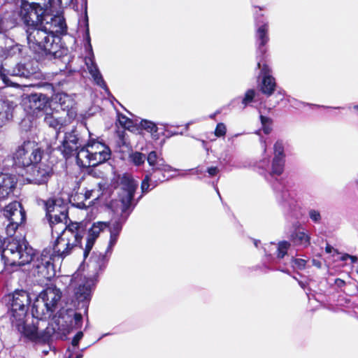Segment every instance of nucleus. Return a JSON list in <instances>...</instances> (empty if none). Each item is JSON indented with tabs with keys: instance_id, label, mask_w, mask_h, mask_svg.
<instances>
[{
	"instance_id": "15",
	"label": "nucleus",
	"mask_w": 358,
	"mask_h": 358,
	"mask_svg": "<svg viewBox=\"0 0 358 358\" xmlns=\"http://www.w3.org/2000/svg\"><path fill=\"white\" fill-rule=\"evenodd\" d=\"M24 104L30 113L38 116L39 113L45 112L50 107L49 92L31 93L27 96Z\"/></svg>"
},
{
	"instance_id": "64",
	"label": "nucleus",
	"mask_w": 358,
	"mask_h": 358,
	"mask_svg": "<svg viewBox=\"0 0 358 358\" xmlns=\"http://www.w3.org/2000/svg\"><path fill=\"white\" fill-rule=\"evenodd\" d=\"M357 183H358V180H357Z\"/></svg>"
},
{
	"instance_id": "9",
	"label": "nucleus",
	"mask_w": 358,
	"mask_h": 358,
	"mask_svg": "<svg viewBox=\"0 0 358 358\" xmlns=\"http://www.w3.org/2000/svg\"><path fill=\"white\" fill-rule=\"evenodd\" d=\"M3 215L9 221L6 227V234L12 238L18 228L24 227L26 210L20 201H13L3 208Z\"/></svg>"
},
{
	"instance_id": "54",
	"label": "nucleus",
	"mask_w": 358,
	"mask_h": 358,
	"mask_svg": "<svg viewBox=\"0 0 358 358\" xmlns=\"http://www.w3.org/2000/svg\"><path fill=\"white\" fill-rule=\"evenodd\" d=\"M332 250H334V248L330 245L329 244H327L326 247H325V251L327 253H331L332 252ZM335 251L337 252L336 250H335Z\"/></svg>"
},
{
	"instance_id": "35",
	"label": "nucleus",
	"mask_w": 358,
	"mask_h": 358,
	"mask_svg": "<svg viewBox=\"0 0 358 358\" xmlns=\"http://www.w3.org/2000/svg\"><path fill=\"white\" fill-rule=\"evenodd\" d=\"M259 118L262 123L263 132L265 134H269L272 131V119L262 115H260Z\"/></svg>"
},
{
	"instance_id": "30",
	"label": "nucleus",
	"mask_w": 358,
	"mask_h": 358,
	"mask_svg": "<svg viewBox=\"0 0 358 358\" xmlns=\"http://www.w3.org/2000/svg\"><path fill=\"white\" fill-rule=\"evenodd\" d=\"M129 160L136 166H140L144 164L145 160H147V157L145 154L135 151L131 152L129 156Z\"/></svg>"
},
{
	"instance_id": "31",
	"label": "nucleus",
	"mask_w": 358,
	"mask_h": 358,
	"mask_svg": "<svg viewBox=\"0 0 358 358\" xmlns=\"http://www.w3.org/2000/svg\"><path fill=\"white\" fill-rule=\"evenodd\" d=\"M89 71L90 73V74L92 75V76L93 77L95 83L98 85H99L100 87H101L103 88L107 87L106 82L104 81L99 70L98 69V68L96 66H94L93 67H90Z\"/></svg>"
},
{
	"instance_id": "26",
	"label": "nucleus",
	"mask_w": 358,
	"mask_h": 358,
	"mask_svg": "<svg viewBox=\"0 0 358 358\" xmlns=\"http://www.w3.org/2000/svg\"><path fill=\"white\" fill-rule=\"evenodd\" d=\"M70 202L73 206L79 209H87L94 203L93 201H90L87 204L85 199L83 198V192H78L71 196Z\"/></svg>"
},
{
	"instance_id": "45",
	"label": "nucleus",
	"mask_w": 358,
	"mask_h": 358,
	"mask_svg": "<svg viewBox=\"0 0 358 358\" xmlns=\"http://www.w3.org/2000/svg\"><path fill=\"white\" fill-rule=\"evenodd\" d=\"M75 327L76 328H80L83 323V315L80 313H75L73 315Z\"/></svg>"
},
{
	"instance_id": "55",
	"label": "nucleus",
	"mask_w": 358,
	"mask_h": 358,
	"mask_svg": "<svg viewBox=\"0 0 358 358\" xmlns=\"http://www.w3.org/2000/svg\"><path fill=\"white\" fill-rule=\"evenodd\" d=\"M4 241L2 239V238L0 236V255L3 252V250H4L5 248H3Z\"/></svg>"
},
{
	"instance_id": "24",
	"label": "nucleus",
	"mask_w": 358,
	"mask_h": 358,
	"mask_svg": "<svg viewBox=\"0 0 358 358\" xmlns=\"http://www.w3.org/2000/svg\"><path fill=\"white\" fill-rule=\"evenodd\" d=\"M45 87L49 92V97L50 98V102L55 100L56 102L59 103L62 109H65L68 108V106H66V99H69V96L66 94L64 93H55V87L51 83H46L45 85Z\"/></svg>"
},
{
	"instance_id": "14",
	"label": "nucleus",
	"mask_w": 358,
	"mask_h": 358,
	"mask_svg": "<svg viewBox=\"0 0 358 358\" xmlns=\"http://www.w3.org/2000/svg\"><path fill=\"white\" fill-rule=\"evenodd\" d=\"M64 224V228L57 234L65 237H71V245L82 248V240L86 231L85 224L83 222H73L70 219Z\"/></svg>"
},
{
	"instance_id": "29",
	"label": "nucleus",
	"mask_w": 358,
	"mask_h": 358,
	"mask_svg": "<svg viewBox=\"0 0 358 358\" xmlns=\"http://www.w3.org/2000/svg\"><path fill=\"white\" fill-rule=\"evenodd\" d=\"M285 158L273 157L271 164V175L280 176L284 171Z\"/></svg>"
},
{
	"instance_id": "17",
	"label": "nucleus",
	"mask_w": 358,
	"mask_h": 358,
	"mask_svg": "<svg viewBox=\"0 0 358 358\" xmlns=\"http://www.w3.org/2000/svg\"><path fill=\"white\" fill-rule=\"evenodd\" d=\"M50 35L61 37L67 34V25L64 17L62 15H50V20L46 21L43 26Z\"/></svg>"
},
{
	"instance_id": "16",
	"label": "nucleus",
	"mask_w": 358,
	"mask_h": 358,
	"mask_svg": "<svg viewBox=\"0 0 358 358\" xmlns=\"http://www.w3.org/2000/svg\"><path fill=\"white\" fill-rule=\"evenodd\" d=\"M71 237H65L58 234L57 238L53 242L52 247L49 248L52 250L53 257H55L57 260H62L69 256L71 253L72 250L76 247L71 244Z\"/></svg>"
},
{
	"instance_id": "53",
	"label": "nucleus",
	"mask_w": 358,
	"mask_h": 358,
	"mask_svg": "<svg viewBox=\"0 0 358 358\" xmlns=\"http://www.w3.org/2000/svg\"><path fill=\"white\" fill-rule=\"evenodd\" d=\"M86 40L87 41V43L89 44V45L90 47H92L91 45V39H90V31H89V28L87 27V29H86Z\"/></svg>"
},
{
	"instance_id": "12",
	"label": "nucleus",
	"mask_w": 358,
	"mask_h": 358,
	"mask_svg": "<svg viewBox=\"0 0 358 358\" xmlns=\"http://www.w3.org/2000/svg\"><path fill=\"white\" fill-rule=\"evenodd\" d=\"M120 184L122 185V190L126 192V194L123 195L120 199L122 203V216L124 213H126L129 211L124 219L125 220L127 218L129 214L132 210L131 208L132 206L134 194L138 187V183L132 178L131 176L127 173H124L120 180Z\"/></svg>"
},
{
	"instance_id": "20",
	"label": "nucleus",
	"mask_w": 358,
	"mask_h": 358,
	"mask_svg": "<svg viewBox=\"0 0 358 358\" xmlns=\"http://www.w3.org/2000/svg\"><path fill=\"white\" fill-rule=\"evenodd\" d=\"M14 109L13 101L0 99V128L12 121Z\"/></svg>"
},
{
	"instance_id": "40",
	"label": "nucleus",
	"mask_w": 358,
	"mask_h": 358,
	"mask_svg": "<svg viewBox=\"0 0 358 358\" xmlns=\"http://www.w3.org/2000/svg\"><path fill=\"white\" fill-rule=\"evenodd\" d=\"M227 128L224 123L220 122L217 124L214 134L217 137H222L226 135Z\"/></svg>"
},
{
	"instance_id": "23",
	"label": "nucleus",
	"mask_w": 358,
	"mask_h": 358,
	"mask_svg": "<svg viewBox=\"0 0 358 358\" xmlns=\"http://www.w3.org/2000/svg\"><path fill=\"white\" fill-rule=\"evenodd\" d=\"M52 250L46 248L43 250L39 257L36 259L35 267L37 269L48 268L50 266H53V262L57 259L53 257Z\"/></svg>"
},
{
	"instance_id": "39",
	"label": "nucleus",
	"mask_w": 358,
	"mask_h": 358,
	"mask_svg": "<svg viewBox=\"0 0 358 358\" xmlns=\"http://www.w3.org/2000/svg\"><path fill=\"white\" fill-rule=\"evenodd\" d=\"M262 61L260 60L257 64V69H260V75L263 76H272L271 75V69L266 64H263L262 66Z\"/></svg>"
},
{
	"instance_id": "59",
	"label": "nucleus",
	"mask_w": 358,
	"mask_h": 358,
	"mask_svg": "<svg viewBox=\"0 0 358 358\" xmlns=\"http://www.w3.org/2000/svg\"><path fill=\"white\" fill-rule=\"evenodd\" d=\"M255 8H259V10H264V9H265V7H264V6H262V7H261V6H255Z\"/></svg>"
},
{
	"instance_id": "38",
	"label": "nucleus",
	"mask_w": 358,
	"mask_h": 358,
	"mask_svg": "<svg viewBox=\"0 0 358 358\" xmlns=\"http://www.w3.org/2000/svg\"><path fill=\"white\" fill-rule=\"evenodd\" d=\"M273 150L274 157H277L279 158H285L284 145L282 141L278 140L273 145Z\"/></svg>"
},
{
	"instance_id": "22",
	"label": "nucleus",
	"mask_w": 358,
	"mask_h": 358,
	"mask_svg": "<svg viewBox=\"0 0 358 358\" xmlns=\"http://www.w3.org/2000/svg\"><path fill=\"white\" fill-rule=\"evenodd\" d=\"M92 280L86 279L75 290V297L78 302L89 303L92 297Z\"/></svg>"
},
{
	"instance_id": "13",
	"label": "nucleus",
	"mask_w": 358,
	"mask_h": 358,
	"mask_svg": "<svg viewBox=\"0 0 358 358\" xmlns=\"http://www.w3.org/2000/svg\"><path fill=\"white\" fill-rule=\"evenodd\" d=\"M83 146L78 131L74 128L71 131L64 134L60 150L64 157L69 159L74 155L77 157L78 153H80V150Z\"/></svg>"
},
{
	"instance_id": "36",
	"label": "nucleus",
	"mask_w": 358,
	"mask_h": 358,
	"mask_svg": "<svg viewBox=\"0 0 358 358\" xmlns=\"http://www.w3.org/2000/svg\"><path fill=\"white\" fill-rule=\"evenodd\" d=\"M292 239L297 244H310V237L303 231H299L292 235Z\"/></svg>"
},
{
	"instance_id": "51",
	"label": "nucleus",
	"mask_w": 358,
	"mask_h": 358,
	"mask_svg": "<svg viewBox=\"0 0 358 358\" xmlns=\"http://www.w3.org/2000/svg\"><path fill=\"white\" fill-rule=\"evenodd\" d=\"M312 264L315 266H316L318 268H320L322 267V263L320 260L313 259H312Z\"/></svg>"
},
{
	"instance_id": "61",
	"label": "nucleus",
	"mask_w": 358,
	"mask_h": 358,
	"mask_svg": "<svg viewBox=\"0 0 358 358\" xmlns=\"http://www.w3.org/2000/svg\"><path fill=\"white\" fill-rule=\"evenodd\" d=\"M3 69V66H0V74H1V70Z\"/></svg>"
},
{
	"instance_id": "49",
	"label": "nucleus",
	"mask_w": 358,
	"mask_h": 358,
	"mask_svg": "<svg viewBox=\"0 0 358 358\" xmlns=\"http://www.w3.org/2000/svg\"><path fill=\"white\" fill-rule=\"evenodd\" d=\"M94 192V189H86L84 193H83V198L85 199V201H87L92 196V194Z\"/></svg>"
},
{
	"instance_id": "32",
	"label": "nucleus",
	"mask_w": 358,
	"mask_h": 358,
	"mask_svg": "<svg viewBox=\"0 0 358 358\" xmlns=\"http://www.w3.org/2000/svg\"><path fill=\"white\" fill-rule=\"evenodd\" d=\"M117 121L120 125L124 129L131 130L134 127V122L125 115L118 113Z\"/></svg>"
},
{
	"instance_id": "56",
	"label": "nucleus",
	"mask_w": 358,
	"mask_h": 358,
	"mask_svg": "<svg viewBox=\"0 0 358 358\" xmlns=\"http://www.w3.org/2000/svg\"><path fill=\"white\" fill-rule=\"evenodd\" d=\"M336 283L338 285V286H341V285H345V281L343 280H341L340 278H337L336 280Z\"/></svg>"
},
{
	"instance_id": "62",
	"label": "nucleus",
	"mask_w": 358,
	"mask_h": 358,
	"mask_svg": "<svg viewBox=\"0 0 358 358\" xmlns=\"http://www.w3.org/2000/svg\"><path fill=\"white\" fill-rule=\"evenodd\" d=\"M98 198H99V196H96V198L94 199V200H96Z\"/></svg>"
},
{
	"instance_id": "48",
	"label": "nucleus",
	"mask_w": 358,
	"mask_h": 358,
	"mask_svg": "<svg viewBox=\"0 0 358 358\" xmlns=\"http://www.w3.org/2000/svg\"><path fill=\"white\" fill-rule=\"evenodd\" d=\"M207 172L210 176L213 177L219 173V169L217 166H211L208 168Z\"/></svg>"
},
{
	"instance_id": "25",
	"label": "nucleus",
	"mask_w": 358,
	"mask_h": 358,
	"mask_svg": "<svg viewBox=\"0 0 358 358\" xmlns=\"http://www.w3.org/2000/svg\"><path fill=\"white\" fill-rule=\"evenodd\" d=\"M276 88L275 79L273 76H263L260 85V91L266 96H271Z\"/></svg>"
},
{
	"instance_id": "50",
	"label": "nucleus",
	"mask_w": 358,
	"mask_h": 358,
	"mask_svg": "<svg viewBox=\"0 0 358 358\" xmlns=\"http://www.w3.org/2000/svg\"><path fill=\"white\" fill-rule=\"evenodd\" d=\"M99 260L101 262V265H99V266L101 267L103 266V267H105L106 264L108 262V258H107L106 255H100L99 257Z\"/></svg>"
},
{
	"instance_id": "10",
	"label": "nucleus",
	"mask_w": 358,
	"mask_h": 358,
	"mask_svg": "<svg viewBox=\"0 0 358 358\" xmlns=\"http://www.w3.org/2000/svg\"><path fill=\"white\" fill-rule=\"evenodd\" d=\"M45 208L52 231L54 224H64L69 220L68 203L61 198H49L45 201Z\"/></svg>"
},
{
	"instance_id": "27",
	"label": "nucleus",
	"mask_w": 358,
	"mask_h": 358,
	"mask_svg": "<svg viewBox=\"0 0 358 358\" xmlns=\"http://www.w3.org/2000/svg\"><path fill=\"white\" fill-rule=\"evenodd\" d=\"M28 65V64H17L13 68V74L26 78H30L35 72L34 69L29 68Z\"/></svg>"
},
{
	"instance_id": "52",
	"label": "nucleus",
	"mask_w": 358,
	"mask_h": 358,
	"mask_svg": "<svg viewBox=\"0 0 358 358\" xmlns=\"http://www.w3.org/2000/svg\"><path fill=\"white\" fill-rule=\"evenodd\" d=\"M263 16H264L263 14L259 13L257 12L255 13V22L257 24H259L261 22L259 19L260 17H263Z\"/></svg>"
},
{
	"instance_id": "21",
	"label": "nucleus",
	"mask_w": 358,
	"mask_h": 358,
	"mask_svg": "<svg viewBox=\"0 0 358 358\" xmlns=\"http://www.w3.org/2000/svg\"><path fill=\"white\" fill-rule=\"evenodd\" d=\"M269 26L268 22H263L255 31V38L258 43V50L262 53V56L266 53V48L265 46L269 41Z\"/></svg>"
},
{
	"instance_id": "3",
	"label": "nucleus",
	"mask_w": 358,
	"mask_h": 358,
	"mask_svg": "<svg viewBox=\"0 0 358 358\" xmlns=\"http://www.w3.org/2000/svg\"><path fill=\"white\" fill-rule=\"evenodd\" d=\"M147 162L150 168L146 170L145 177L141 184L143 193L148 192L150 185L155 187L159 183L171 180L178 171L168 164L163 158L159 159L156 151H151L148 153Z\"/></svg>"
},
{
	"instance_id": "42",
	"label": "nucleus",
	"mask_w": 358,
	"mask_h": 358,
	"mask_svg": "<svg viewBox=\"0 0 358 358\" xmlns=\"http://www.w3.org/2000/svg\"><path fill=\"white\" fill-rule=\"evenodd\" d=\"M310 218L315 223H318L321 220V215L318 210H310L309 211Z\"/></svg>"
},
{
	"instance_id": "7",
	"label": "nucleus",
	"mask_w": 358,
	"mask_h": 358,
	"mask_svg": "<svg viewBox=\"0 0 358 358\" xmlns=\"http://www.w3.org/2000/svg\"><path fill=\"white\" fill-rule=\"evenodd\" d=\"M11 323L20 333L21 336L25 341L31 342L36 344L45 345L48 343L55 332L54 329L46 327L41 331H38V327L34 323L27 324L25 318H20V320L12 319Z\"/></svg>"
},
{
	"instance_id": "5",
	"label": "nucleus",
	"mask_w": 358,
	"mask_h": 358,
	"mask_svg": "<svg viewBox=\"0 0 358 358\" xmlns=\"http://www.w3.org/2000/svg\"><path fill=\"white\" fill-rule=\"evenodd\" d=\"M111 153L110 148L105 143L90 138L78 153L77 164L83 167L87 166L88 173L92 175L94 168L109 160Z\"/></svg>"
},
{
	"instance_id": "37",
	"label": "nucleus",
	"mask_w": 358,
	"mask_h": 358,
	"mask_svg": "<svg viewBox=\"0 0 358 358\" xmlns=\"http://www.w3.org/2000/svg\"><path fill=\"white\" fill-rule=\"evenodd\" d=\"M255 95H256V92L254 89H249L245 92L244 96L241 101L244 108L246 107L247 106H248L250 103H251L254 101Z\"/></svg>"
},
{
	"instance_id": "2",
	"label": "nucleus",
	"mask_w": 358,
	"mask_h": 358,
	"mask_svg": "<svg viewBox=\"0 0 358 358\" xmlns=\"http://www.w3.org/2000/svg\"><path fill=\"white\" fill-rule=\"evenodd\" d=\"M29 48L38 60L62 58L68 48L62 43V38L50 35L42 25L26 28Z\"/></svg>"
},
{
	"instance_id": "63",
	"label": "nucleus",
	"mask_w": 358,
	"mask_h": 358,
	"mask_svg": "<svg viewBox=\"0 0 358 358\" xmlns=\"http://www.w3.org/2000/svg\"><path fill=\"white\" fill-rule=\"evenodd\" d=\"M357 108H358V105L357 106Z\"/></svg>"
},
{
	"instance_id": "28",
	"label": "nucleus",
	"mask_w": 358,
	"mask_h": 358,
	"mask_svg": "<svg viewBox=\"0 0 358 358\" xmlns=\"http://www.w3.org/2000/svg\"><path fill=\"white\" fill-rule=\"evenodd\" d=\"M139 127L141 129L150 133L154 138L157 139L159 138L158 127L155 122L148 120H141Z\"/></svg>"
},
{
	"instance_id": "44",
	"label": "nucleus",
	"mask_w": 358,
	"mask_h": 358,
	"mask_svg": "<svg viewBox=\"0 0 358 358\" xmlns=\"http://www.w3.org/2000/svg\"><path fill=\"white\" fill-rule=\"evenodd\" d=\"M122 229V223L118 220V221H115L113 223L112 228L110 229V231L120 234Z\"/></svg>"
},
{
	"instance_id": "34",
	"label": "nucleus",
	"mask_w": 358,
	"mask_h": 358,
	"mask_svg": "<svg viewBox=\"0 0 358 358\" xmlns=\"http://www.w3.org/2000/svg\"><path fill=\"white\" fill-rule=\"evenodd\" d=\"M45 122L51 127L54 129L60 128L62 125V120L55 117L52 113H45Z\"/></svg>"
},
{
	"instance_id": "1",
	"label": "nucleus",
	"mask_w": 358,
	"mask_h": 358,
	"mask_svg": "<svg viewBox=\"0 0 358 358\" xmlns=\"http://www.w3.org/2000/svg\"><path fill=\"white\" fill-rule=\"evenodd\" d=\"M44 150L34 140L23 141L14 153L16 165L25 170V179L28 184L47 185L55 174L54 164L42 161Z\"/></svg>"
},
{
	"instance_id": "19",
	"label": "nucleus",
	"mask_w": 358,
	"mask_h": 358,
	"mask_svg": "<svg viewBox=\"0 0 358 358\" xmlns=\"http://www.w3.org/2000/svg\"><path fill=\"white\" fill-rule=\"evenodd\" d=\"M16 186L14 178L0 171V201L7 199Z\"/></svg>"
},
{
	"instance_id": "41",
	"label": "nucleus",
	"mask_w": 358,
	"mask_h": 358,
	"mask_svg": "<svg viewBox=\"0 0 358 358\" xmlns=\"http://www.w3.org/2000/svg\"><path fill=\"white\" fill-rule=\"evenodd\" d=\"M118 236H119L118 234L110 232L109 243H108V248L106 250V252H111L113 247L115 245V243L117 241Z\"/></svg>"
},
{
	"instance_id": "57",
	"label": "nucleus",
	"mask_w": 358,
	"mask_h": 358,
	"mask_svg": "<svg viewBox=\"0 0 358 358\" xmlns=\"http://www.w3.org/2000/svg\"><path fill=\"white\" fill-rule=\"evenodd\" d=\"M349 259H351L352 263H355L357 261V257L356 256H352L350 255Z\"/></svg>"
},
{
	"instance_id": "58",
	"label": "nucleus",
	"mask_w": 358,
	"mask_h": 358,
	"mask_svg": "<svg viewBox=\"0 0 358 358\" xmlns=\"http://www.w3.org/2000/svg\"><path fill=\"white\" fill-rule=\"evenodd\" d=\"M349 257H350V255H348V254H345V255H343L341 257V259L342 261H345V260H347L348 259H349Z\"/></svg>"
},
{
	"instance_id": "18",
	"label": "nucleus",
	"mask_w": 358,
	"mask_h": 358,
	"mask_svg": "<svg viewBox=\"0 0 358 358\" xmlns=\"http://www.w3.org/2000/svg\"><path fill=\"white\" fill-rule=\"evenodd\" d=\"M110 227V222H94L89 229L87 237V241L83 252V255L87 257L92 250L94 243L99 236L100 233L105 229Z\"/></svg>"
},
{
	"instance_id": "47",
	"label": "nucleus",
	"mask_w": 358,
	"mask_h": 358,
	"mask_svg": "<svg viewBox=\"0 0 358 358\" xmlns=\"http://www.w3.org/2000/svg\"><path fill=\"white\" fill-rule=\"evenodd\" d=\"M117 134L122 145H126L125 136L127 134L125 132V129H124L123 130L117 131Z\"/></svg>"
},
{
	"instance_id": "46",
	"label": "nucleus",
	"mask_w": 358,
	"mask_h": 358,
	"mask_svg": "<svg viewBox=\"0 0 358 358\" xmlns=\"http://www.w3.org/2000/svg\"><path fill=\"white\" fill-rule=\"evenodd\" d=\"M83 337V331H78L72 339L71 345L73 347L78 346L79 344V341L82 339Z\"/></svg>"
},
{
	"instance_id": "60",
	"label": "nucleus",
	"mask_w": 358,
	"mask_h": 358,
	"mask_svg": "<svg viewBox=\"0 0 358 358\" xmlns=\"http://www.w3.org/2000/svg\"><path fill=\"white\" fill-rule=\"evenodd\" d=\"M83 357V355L82 354H78L76 356L75 358H82Z\"/></svg>"
},
{
	"instance_id": "11",
	"label": "nucleus",
	"mask_w": 358,
	"mask_h": 358,
	"mask_svg": "<svg viewBox=\"0 0 358 358\" xmlns=\"http://www.w3.org/2000/svg\"><path fill=\"white\" fill-rule=\"evenodd\" d=\"M20 15L26 27L42 25L46 17L52 15L51 13L43 12L40 5L24 0L20 3Z\"/></svg>"
},
{
	"instance_id": "33",
	"label": "nucleus",
	"mask_w": 358,
	"mask_h": 358,
	"mask_svg": "<svg viewBox=\"0 0 358 358\" xmlns=\"http://www.w3.org/2000/svg\"><path fill=\"white\" fill-rule=\"evenodd\" d=\"M290 246L291 244L287 241H280L278 244L277 257L278 259L284 258L287 254V251Z\"/></svg>"
},
{
	"instance_id": "43",
	"label": "nucleus",
	"mask_w": 358,
	"mask_h": 358,
	"mask_svg": "<svg viewBox=\"0 0 358 358\" xmlns=\"http://www.w3.org/2000/svg\"><path fill=\"white\" fill-rule=\"evenodd\" d=\"M292 262L299 270H303L306 266V260L303 259L293 258Z\"/></svg>"
},
{
	"instance_id": "6",
	"label": "nucleus",
	"mask_w": 358,
	"mask_h": 358,
	"mask_svg": "<svg viewBox=\"0 0 358 358\" xmlns=\"http://www.w3.org/2000/svg\"><path fill=\"white\" fill-rule=\"evenodd\" d=\"M61 290L55 285H48L38 295L31 306V313L34 317L43 320L46 315L50 316L57 307L58 302L62 298Z\"/></svg>"
},
{
	"instance_id": "8",
	"label": "nucleus",
	"mask_w": 358,
	"mask_h": 358,
	"mask_svg": "<svg viewBox=\"0 0 358 358\" xmlns=\"http://www.w3.org/2000/svg\"><path fill=\"white\" fill-rule=\"evenodd\" d=\"M3 300L8 307L10 319L26 318L29 306L31 303L30 293L23 289H16L6 294Z\"/></svg>"
},
{
	"instance_id": "4",
	"label": "nucleus",
	"mask_w": 358,
	"mask_h": 358,
	"mask_svg": "<svg viewBox=\"0 0 358 358\" xmlns=\"http://www.w3.org/2000/svg\"><path fill=\"white\" fill-rule=\"evenodd\" d=\"M35 256V250L25 240L10 238L4 250L0 255V273L8 266H24L29 264Z\"/></svg>"
}]
</instances>
